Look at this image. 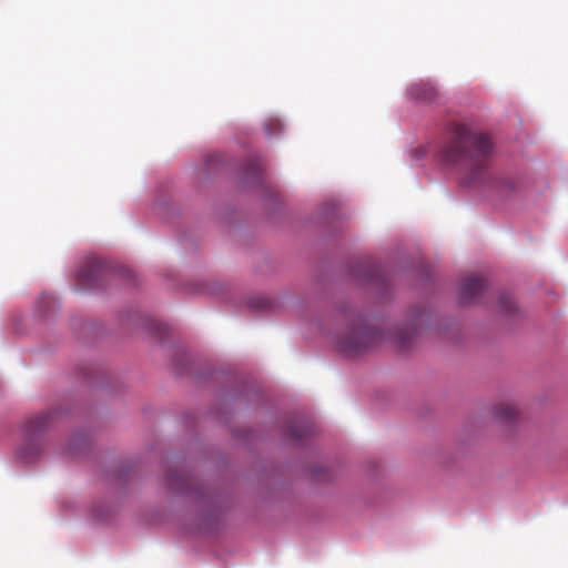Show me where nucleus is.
<instances>
[{
    "label": "nucleus",
    "mask_w": 568,
    "mask_h": 568,
    "mask_svg": "<svg viewBox=\"0 0 568 568\" xmlns=\"http://www.w3.org/2000/svg\"><path fill=\"white\" fill-rule=\"evenodd\" d=\"M493 143L486 134L456 124L452 129V140L443 149L442 156L446 164L465 170L467 183L475 184L485 179Z\"/></svg>",
    "instance_id": "nucleus-1"
},
{
    "label": "nucleus",
    "mask_w": 568,
    "mask_h": 568,
    "mask_svg": "<svg viewBox=\"0 0 568 568\" xmlns=\"http://www.w3.org/2000/svg\"><path fill=\"white\" fill-rule=\"evenodd\" d=\"M383 336L368 324L367 320L355 314L348 320L343 333L335 337L338 349L348 357L359 356L376 346Z\"/></svg>",
    "instance_id": "nucleus-2"
},
{
    "label": "nucleus",
    "mask_w": 568,
    "mask_h": 568,
    "mask_svg": "<svg viewBox=\"0 0 568 568\" xmlns=\"http://www.w3.org/2000/svg\"><path fill=\"white\" fill-rule=\"evenodd\" d=\"M52 415V413H43L26 422L23 443L17 452L21 462L29 464L39 458L43 447L42 435L51 424Z\"/></svg>",
    "instance_id": "nucleus-3"
},
{
    "label": "nucleus",
    "mask_w": 568,
    "mask_h": 568,
    "mask_svg": "<svg viewBox=\"0 0 568 568\" xmlns=\"http://www.w3.org/2000/svg\"><path fill=\"white\" fill-rule=\"evenodd\" d=\"M486 290V281L477 276L465 277L459 286V301L463 305H469Z\"/></svg>",
    "instance_id": "nucleus-4"
},
{
    "label": "nucleus",
    "mask_w": 568,
    "mask_h": 568,
    "mask_svg": "<svg viewBox=\"0 0 568 568\" xmlns=\"http://www.w3.org/2000/svg\"><path fill=\"white\" fill-rule=\"evenodd\" d=\"M99 271V264L92 261L79 270L78 277L84 285L91 286L97 282Z\"/></svg>",
    "instance_id": "nucleus-5"
},
{
    "label": "nucleus",
    "mask_w": 568,
    "mask_h": 568,
    "mask_svg": "<svg viewBox=\"0 0 568 568\" xmlns=\"http://www.w3.org/2000/svg\"><path fill=\"white\" fill-rule=\"evenodd\" d=\"M415 335L416 329L414 327L396 329L393 333V341L398 345V347L405 348L410 344Z\"/></svg>",
    "instance_id": "nucleus-6"
},
{
    "label": "nucleus",
    "mask_w": 568,
    "mask_h": 568,
    "mask_svg": "<svg viewBox=\"0 0 568 568\" xmlns=\"http://www.w3.org/2000/svg\"><path fill=\"white\" fill-rule=\"evenodd\" d=\"M245 175L247 179H252L254 182H258L262 176V164L260 158H254L250 161L245 169Z\"/></svg>",
    "instance_id": "nucleus-7"
},
{
    "label": "nucleus",
    "mask_w": 568,
    "mask_h": 568,
    "mask_svg": "<svg viewBox=\"0 0 568 568\" xmlns=\"http://www.w3.org/2000/svg\"><path fill=\"white\" fill-rule=\"evenodd\" d=\"M496 415L501 420H509L510 422V420L516 418L517 409L511 404H501V405L496 407Z\"/></svg>",
    "instance_id": "nucleus-8"
},
{
    "label": "nucleus",
    "mask_w": 568,
    "mask_h": 568,
    "mask_svg": "<svg viewBox=\"0 0 568 568\" xmlns=\"http://www.w3.org/2000/svg\"><path fill=\"white\" fill-rule=\"evenodd\" d=\"M413 95L416 99L424 100V101H433L435 97V90L433 87L428 84H424L422 87H417L413 91Z\"/></svg>",
    "instance_id": "nucleus-9"
},
{
    "label": "nucleus",
    "mask_w": 568,
    "mask_h": 568,
    "mask_svg": "<svg viewBox=\"0 0 568 568\" xmlns=\"http://www.w3.org/2000/svg\"><path fill=\"white\" fill-rule=\"evenodd\" d=\"M515 301L511 294L503 293L499 296V307L505 313H511L515 310Z\"/></svg>",
    "instance_id": "nucleus-10"
},
{
    "label": "nucleus",
    "mask_w": 568,
    "mask_h": 568,
    "mask_svg": "<svg viewBox=\"0 0 568 568\" xmlns=\"http://www.w3.org/2000/svg\"><path fill=\"white\" fill-rule=\"evenodd\" d=\"M287 434L293 439L300 440L307 436L308 429L304 427H297L295 423H291L287 427Z\"/></svg>",
    "instance_id": "nucleus-11"
},
{
    "label": "nucleus",
    "mask_w": 568,
    "mask_h": 568,
    "mask_svg": "<svg viewBox=\"0 0 568 568\" xmlns=\"http://www.w3.org/2000/svg\"><path fill=\"white\" fill-rule=\"evenodd\" d=\"M264 129L268 135H274V134L281 132L282 124H281L280 120H277V119H270L264 123Z\"/></svg>",
    "instance_id": "nucleus-12"
},
{
    "label": "nucleus",
    "mask_w": 568,
    "mask_h": 568,
    "mask_svg": "<svg viewBox=\"0 0 568 568\" xmlns=\"http://www.w3.org/2000/svg\"><path fill=\"white\" fill-rule=\"evenodd\" d=\"M175 480H176V478H175V477H171V478H170V485H171L172 487H174V486H175Z\"/></svg>",
    "instance_id": "nucleus-13"
}]
</instances>
